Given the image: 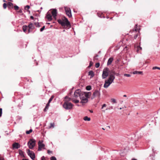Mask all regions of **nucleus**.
<instances>
[{
	"label": "nucleus",
	"instance_id": "obj_1",
	"mask_svg": "<svg viewBox=\"0 0 160 160\" xmlns=\"http://www.w3.org/2000/svg\"><path fill=\"white\" fill-rule=\"evenodd\" d=\"M91 92H81L79 89L76 90L74 92L73 97L77 99L79 97L81 100L80 102L82 104L85 103L88 101V98L90 97L91 95Z\"/></svg>",
	"mask_w": 160,
	"mask_h": 160
},
{
	"label": "nucleus",
	"instance_id": "obj_2",
	"mask_svg": "<svg viewBox=\"0 0 160 160\" xmlns=\"http://www.w3.org/2000/svg\"><path fill=\"white\" fill-rule=\"evenodd\" d=\"M58 22L62 26H68L70 25V23L68 19L65 17L62 18V20H58Z\"/></svg>",
	"mask_w": 160,
	"mask_h": 160
},
{
	"label": "nucleus",
	"instance_id": "obj_3",
	"mask_svg": "<svg viewBox=\"0 0 160 160\" xmlns=\"http://www.w3.org/2000/svg\"><path fill=\"white\" fill-rule=\"evenodd\" d=\"M115 77H113L112 75H109L108 79L106 80L104 85V87L105 88H108L109 86L113 82Z\"/></svg>",
	"mask_w": 160,
	"mask_h": 160
},
{
	"label": "nucleus",
	"instance_id": "obj_4",
	"mask_svg": "<svg viewBox=\"0 0 160 160\" xmlns=\"http://www.w3.org/2000/svg\"><path fill=\"white\" fill-rule=\"evenodd\" d=\"M101 95L100 90H95L93 92L92 96L91 97V99H93L95 98L99 99Z\"/></svg>",
	"mask_w": 160,
	"mask_h": 160
},
{
	"label": "nucleus",
	"instance_id": "obj_5",
	"mask_svg": "<svg viewBox=\"0 0 160 160\" xmlns=\"http://www.w3.org/2000/svg\"><path fill=\"white\" fill-rule=\"evenodd\" d=\"M73 106V105L72 103L67 102V101H64V102L63 105V107L67 110L72 109Z\"/></svg>",
	"mask_w": 160,
	"mask_h": 160
},
{
	"label": "nucleus",
	"instance_id": "obj_6",
	"mask_svg": "<svg viewBox=\"0 0 160 160\" xmlns=\"http://www.w3.org/2000/svg\"><path fill=\"white\" fill-rule=\"evenodd\" d=\"M36 144V141L33 139H30L28 143V145L30 149H32Z\"/></svg>",
	"mask_w": 160,
	"mask_h": 160
},
{
	"label": "nucleus",
	"instance_id": "obj_7",
	"mask_svg": "<svg viewBox=\"0 0 160 160\" xmlns=\"http://www.w3.org/2000/svg\"><path fill=\"white\" fill-rule=\"evenodd\" d=\"M109 69L108 68L104 69L102 72V77L103 79L106 78L108 75V71Z\"/></svg>",
	"mask_w": 160,
	"mask_h": 160
},
{
	"label": "nucleus",
	"instance_id": "obj_8",
	"mask_svg": "<svg viewBox=\"0 0 160 160\" xmlns=\"http://www.w3.org/2000/svg\"><path fill=\"white\" fill-rule=\"evenodd\" d=\"M43 141H39L38 142V151H40L42 150V149H45V145L44 144L42 143Z\"/></svg>",
	"mask_w": 160,
	"mask_h": 160
},
{
	"label": "nucleus",
	"instance_id": "obj_9",
	"mask_svg": "<svg viewBox=\"0 0 160 160\" xmlns=\"http://www.w3.org/2000/svg\"><path fill=\"white\" fill-rule=\"evenodd\" d=\"M64 9L67 15L68 16L69 18L71 17L72 15L71 10L70 8L67 7H65Z\"/></svg>",
	"mask_w": 160,
	"mask_h": 160
},
{
	"label": "nucleus",
	"instance_id": "obj_10",
	"mask_svg": "<svg viewBox=\"0 0 160 160\" xmlns=\"http://www.w3.org/2000/svg\"><path fill=\"white\" fill-rule=\"evenodd\" d=\"M27 153L29 157L32 159L34 160L35 158V153L33 151H31L29 150H27Z\"/></svg>",
	"mask_w": 160,
	"mask_h": 160
},
{
	"label": "nucleus",
	"instance_id": "obj_11",
	"mask_svg": "<svg viewBox=\"0 0 160 160\" xmlns=\"http://www.w3.org/2000/svg\"><path fill=\"white\" fill-rule=\"evenodd\" d=\"M51 13H52V16H53L54 18L55 19H56V17L57 16V14L58 13L57 9H52Z\"/></svg>",
	"mask_w": 160,
	"mask_h": 160
},
{
	"label": "nucleus",
	"instance_id": "obj_12",
	"mask_svg": "<svg viewBox=\"0 0 160 160\" xmlns=\"http://www.w3.org/2000/svg\"><path fill=\"white\" fill-rule=\"evenodd\" d=\"M49 11L46 14V18L49 21H51L52 19V16L51 14V12Z\"/></svg>",
	"mask_w": 160,
	"mask_h": 160
},
{
	"label": "nucleus",
	"instance_id": "obj_13",
	"mask_svg": "<svg viewBox=\"0 0 160 160\" xmlns=\"http://www.w3.org/2000/svg\"><path fill=\"white\" fill-rule=\"evenodd\" d=\"M12 147L13 149H18L20 148V145L18 143H14L12 145Z\"/></svg>",
	"mask_w": 160,
	"mask_h": 160
},
{
	"label": "nucleus",
	"instance_id": "obj_14",
	"mask_svg": "<svg viewBox=\"0 0 160 160\" xmlns=\"http://www.w3.org/2000/svg\"><path fill=\"white\" fill-rule=\"evenodd\" d=\"M134 74H143V72L142 71H134L133 72Z\"/></svg>",
	"mask_w": 160,
	"mask_h": 160
},
{
	"label": "nucleus",
	"instance_id": "obj_15",
	"mask_svg": "<svg viewBox=\"0 0 160 160\" xmlns=\"http://www.w3.org/2000/svg\"><path fill=\"white\" fill-rule=\"evenodd\" d=\"M113 60V59L112 58H110L108 59V63H107L108 65H110L111 64V63L112 62Z\"/></svg>",
	"mask_w": 160,
	"mask_h": 160
},
{
	"label": "nucleus",
	"instance_id": "obj_16",
	"mask_svg": "<svg viewBox=\"0 0 160 160\" xmlns=\"http://www.w3.org/2000/svg\"><path fill=\"white\" fill-rule=\"evenodd\" d=\"M116 74L115 72L113 70L110 71L109 73V75H112L113 77H115V75Z\"/></svg>",
	"mask_w": 160,
	"mask_h": 160
},
{
	"label": "nucleus",
	"instance_id": "obj_17",
	"mask_svg": "<svg viewBox=\"0 0 160 160\" xmlns=\"http://www.w3.org/2000/svg\"><path fill=\"white\" fill-rule=\"evenodd\" d=\"M88 75L91 76V78H92L94 75L93 72L92 71H90L88 72Z\"/></svg>",
	"mask_w": 160,
	"mask_h": 160
},
{
	"label": "nucleus",
	"instance_id": "obj_18",
	"mask_svg": "<svg viewBox=\"0 0 160 160\" xmlns=\"http://www.w3.org/2000/svg\"><path fill=\"white\" fill-rule=\"evenodd\" d=\"M28 28H29L31 29V30H32L34 28V27L32 23L29 24L28 25Z\"/></svg>",
	"mask_w": 160,
	"mask_h": 160
},
{
	"label": "nucleus",
	"instance_id": "obj_19",
	"mask_svg": "<svg viewBox=\"0 0 160 160\" xmlns=\"http://www.w3.org/2000/svg\"><path fill=\"white\" fill-rule=\"evenodd\" d=\"M136 51L138 53H139L140 51L142 50V48L140 46H137L136 47Z\"/></svg>",
	"mask_w": 160,
	"mask_h": 160
},
{
	"label": "nucleus",
	"instance_id": "obj_20",
	"mask_svg": "<svg viewBox=\"0 0 160 160\" xmlns=\"http://www.w3.org/2000/svg\"><path fill=\"white\" fill-rule=\"evenodd\" d=\"M72 100L73 102L75 103H78L79 102V100L75 98H72Z\"/></svg>",
	"mask_w": 160,
	"mask_h": 160
},
{
	"label": "nucleus",
	"instance_id": "obj_21",
	"mask_svg": "<svg viewBox=\"0 0 160 160\" xmlns=\"http://www.w3.org/2000/svg\"><path fill=\"white\" fill-rule=\"evenodd\" d=\"M65 100L64 101H67V102H69L72 99L70 98H68V97L66 96L65 98Z\"/></svg>",
	"mask_w": 160,
	"mask_h": 160
},
{
	"label": "nucleus",
	"instance_id": "obj_22",
	"mask_svg": "<svg viewBox=\"0 0 160 160\" xmlns=\"http://www.w3.org/2000/svg\"><path fill=\"white\" fill-rule=\"evenodd\" d=\"M49 103H49V102H48V103L47 104L45 108L44 109V111L45 112L46 111H47V109H48V107L49 106Z\"/></svg>",
	"mask_w": 160,
	"mask_h": 160
},
{
	"label": "nucleus",
	"instance_id": "obj_23",
	"mask_svg": "<svg viewBox=\"0 0 160 160\" xmlns=\"http://www.w3.org/2000/svg\"><path fill=\"white\" fill-rule=\"evenodd\" d=\"M83 119L85 121H89L91 119L90 118H88L87 116H85L84 117Z\"/></svg>",
	"mask_w": 160,
	"mask_h": 160
},
{
	"label": "nucleus",
	"instance_id": "obj_24",
	"mask_svg": "<svg viewBox=\"0 0 160 160\" xmlns=\"http://www.w3.org/2000/svg\"><path fill=\"white\" fill-rule=\"evenodd\" d=\"M27 29L28 27L27 26L25 25L23 26V30L24 32H25Z\"/></svg>",
	"mask_w": 160,
	"mask_h": 160
},
{
	"label": "nucleus",
	"instance_id": "obj_25",
	"mask_svg": "<svg viewBox=\"0 0 160 160\" xmlns=\"http://www.w3.org/2000/svg\"><path fill=\"white\" fill-rule=\"evenodd\" d=\"M54 96L52 95V96L49 99V101L48 102H49V103H50V102H51V101L53 99V98H54Z\"/></svg>",
	"mask_w": 160,
	"mask_h": 160
},
{
	"label": "nucleus",
	"instance_id": "obj_26",
	"mask_svg": "<svg viewBox=\"0 0 160 160\" xmlns=\"http://www.w3.org/2000/svg\"><path fill=\"white\" fill-rule=\"evenodd\" d=\"M86 89L87 90H90L91 89V86H88L86 87Z\"/></svg>",
	"mask_w": 160,
	"mask_h": 160
},
{
	"label": "nucleus",
	"instance_id": "obj_27",
	"mask_svg": "<svg viewBox=\"0 0 160 160\" xmlns=\"http://www.w3.org/2000/svg\"><path fill=\"white\" fill-rule=\"evenodd\" d=\"M32 129H30L29 131H27L26 132V133L27 134H29L30 133H31L32 132Z\"/></svg>",
	"mask_w": 160,
	"mask_h": 160
},
{
	"label": "nucleus",
	"instance_id": "obj_28",
	"mask_svg": "<svg viewBox=\"0 0 160 160\" xmlns=\"http://www.w3.org/2000/svg\"><path fill=\"white\" fill-rule=\"evenodd\" d=\"M156 69H158L160 70V68L158 67H156V66L154 67H153V68H152L153 70H155Z\"/></svg>",
	"mask_w": 160,
	"mask_h": 160
},
{
	"label": "nucleus",
	"instance_id": "obj_29",
	"mask_svg": "<svg viewBox=\"0 0 160 160\" xmlns=\"http://www.w3.org/2000/svg\"><path fill=\"white\" fill-rule=\"evenodd\" d=\"M100 66V63L99 62H97L95 64V67L97 68H98Z\"/></svg>",
	"mask_w": 160,
	"mask_h": 160
},
{
	"label": "nucleus",
	"instance_id": "obj_30",
	"mask_svg": "<svg viewBox=\"0 0 160 160\" xmlns=\"http://www.w3.org/2000/svg\"><path fill=\"white\" fill-rule=\"evenodd\" d=\"M50 160H56V158L55 157L52 156L51 157Z\"/></svg>",
	"mask_w": 160,
	"mask_h": 160
},
{
	"label": "nucleus",
	"instance_id": "obj_31",
	"mask_svg": "<svg viewBox=\"0 0 160 160\" xmlns=\"http://www.w3.org/2000/svg\"><path fill=\"white\" fill-rule=\"evenodd\" d=\"M112 102L114 103H116L117 102L116 101V100L114 98H112L111 99Z\"/></svg>",
	"mask_w": 160,
	"mask_h": 160
},
{
	"label": "nucleus",
	"instance_id": "obj_32",
	"mask_svg": "<svg viewBox=\"0 0 160 160\" xmlns=\"http://www.w3.org/2000/svg\"><path fill=\"white\" fill-rule=\"evenodd\" d=\"M54 123H50V126L49 127L50 128H54Z\"/></svg>",
	"mask_w": 160,
	"mask_h": 160
},
{
	"label": "nucleus",
	"instance_id": "obj_33",
	"mask_svg": "<svg viewBox=\"0 0 160 160\" xmlns=\"http://www.w3.org/2000/svg\"><path fill=\"white\" fill-rule=\"evenodd\" d=\"M124 76L125 77H130L131 76V75L129 74H124Z\"/></svg>",
	"mask_w": 160,
	"mask_h": 160
},
{
	"label": "nucleus",
	"instance_id": "obj_34",
	"mask_svg": "<svg viewBox=\"0 0 160 160\" xmlns=\"http://www.w3.org/2000/svg\"><path fill=\"white\" fill-rule=\"evenodd\" d=\"M134 31H137L138 30L137 27V25H136V26L133 29Z\"/></svg>",
	"mask_w": 160,
	"mask_h": 160
},
{
	"label": "nucleus",
	"instance_id": "obj_35",
	"mask_svg": "<svg viewBox=\"0 0 160 160\" xmlns=\"http://www.w3.org/2000/svg\"><path fill=\"white\" fill-rule=\"evenodd\" d=\"M14 8L15 10H18L19 9V7L17 6H14Z\"/></svg>",
	"mask_w": 160,
	"mask_h": 160
},
{
	"label": "nucleus",
	"instance_id": "obj_36",
	"mask_svg": "<svg viewBox=\"0 0 160 160\" xmlns=\"http://www.w3.org/2000/svg\"><path fill=\"white\" fill-rule=\"evenodd\" d=\"M0 160H5L3 157L1 155H0Z\"/></svg>",
	"mask_w": 160,
	"mask_h": 160
},
{
	"label": "nucleus",
	"instance_id": "obj_37",
	"mask_svg": "<svg viewBox=\"0 0 160 160\" xmlns=\"http://www.w3.org/2000/svg\"><path fill=\"white\" fill-rule=\"evenodd\" d=\"M45 26H43V27L40 29V31L41 32H42L44 30V29H45Z\"/></svg>",
	"mask_w": 160,
	"mask_h": 160
},
{
	"label": "nucleus",
	"instance_id": "obj_38",
	"mask_svg": "<svg viewBox=\"0 0 160 160\" xmlns=\"http://www.w3.org/2000/svg\"><path fill=\"white\" fill-rule=\"evenodd\" d=\"M7 6V5L6 3H4L3 4V7L4 9H6Z\"/></svg>",
	"mask_w": 160,
	"mask_h": 160
},
{
	"label": "nucleus",
	"instance_id": "obj_39",
	"mask_svg": "<svg viewBox=\"0 0 160 160\" xmlns=\"http://www.w3.org/2000/svg\"><path fill=\"white\" fill-rule=\"evenodd\" d=\"M8 6H12V3L11 2H8Z\"/></svg>",
	"mask_w": 160,
	"mask_h": 160
},
{
	"label": "nucleus",
	"instance_id": "obj_40",
	"mask_svg": "<svg viewBox=\"0 0 160 160\" xmlns=\"http://www.w3.org/2000/svg\"><path fill=\"white\" fill-rule=\"evenodd\" d=\"M106 106V105L105 104H103L102 106L101 109H103L104 107H105Z\"/></svg>",
	"mask_w": 160,
	"mask_h": 160
},
{
	"label": "nucleus",
	"instance_id": "obj_41",
	"mask_svg": "<svg viewBox=\"0 0 160 160\" xmlns=\"http://www.w3.org/2000/svg\"><path fill=\"white\" fill-rule=\"evenodd\" d=\"M19 153L20 154L22 155V154H23V152L22 150H19Z\"/></svg>",
	"mask_w": 160,
	"mask_h": 160
},
{
	"label": "nucleus",
	"instance_id": "obj_42",
	"mask_svg": "<svg viewBox=\"0 0 160 160\" xmlns=\"http://www.w3.org/2000/svg\"><path fill=\"white\" fill-rule=\"evenodd\" d=\"M30 7L28 5H27L25 7V9H29V8H30Z\"/></svg>",
	"mask_w": 160,
	"mask_h": 160
},
{
	"label": "nucleus",
	"instance_id": "obj_43",
	"mask_svg": "<svg viewBox=\"0 0 160 160\" xmlns=\"http://www.w3.org/2000/svg\"><path fill=\"white\" fill-rule=\"evenodd\" d=\"M2 109L0 108V115H2Z\"/></svg>",
	"mask_w": 160,
	"mask_h": 160
},
{
	"label": "nucleus",
	"instance_id": "obj_44",
	"mask_svg": "<svg viewBox=\"0 0 160 160\" xmlns=\"http://www.w3.org/2000/svg\"><path fill=\"white\" fill-rule=\"evenodd\" d=\"M41 160H45V157L44 156L41 157Z\"/></svg>",
	"mask_w": 160,
	"mask_h": 160
},
{
	"label": "nucleus",
	"instance_id": "obj_45",
	"mask_svg": "<svg viewBox=\"0 0 160 160\" xmlns=\"http://www.w3.org/2000/svg\"><path fill=\"white\" fill-rule=\"evenodd\" d=\"M32 31V30L31 29H30L29 28V29L28 30V33H29L31 32Z\"/></svg>",
	"mask_w": 160,
	"mask_h": 160
},
{
	"label": "nucleus",
	"instance_id": "obj_46",
	"mask_svg": "<svg viewBox=\"0 0 160 160\" xmlns=\"http://www.w3.org/2000/svg\"><path fill=\"white\" fill-rule=\"evenodd\" d=\"M92 65V63L91 62H90L89 67H90Z\"/></svg>",
	"mask_w": 160,
	"mask_h": 160
},
{
	"label": "nucleus",
	"instance_id": "obj_47",
	"mask_svg": "<svg viewBox=\"0 0 160 160\" xmlns=\"http://www.w3.org/2000/svg\"><path fill=\"white\" fill-rule=\"evenodd\" d=\"M52 152V151H51L49 150H48V154H50V153Z\"/></svg>",
	"mask_w": 160,
	"mask_h": 160
},
{
	"label": "nucleus",
	"instance_id": "obj_48",
	"mask_svg": "<svg viewBox=\"0 0 160 160\" xmlns=\"http://www.w3.org/2000/svg\"><path fill=\"white\" fill-rule=\"evenodd\" d=\"M138 36V35L137 34L135 35V36H134V39H136L137 38Z\"/></svg>",
	"mask_w": 160,
	"mask_h": 160
},
{
	"label": "nucleus",
	"instance_id": "obj_49",
	"mask_svg": "<svg viewBox=\"0 0 160 160\" xmlns=\"http://www.w3.org/2000/svg\"><path fill=\"white\" fill-rule=\"evenodd\" d=\"M35 24L36 25V26H38V27H39V24L38 23H35Z\"/></svg>",
	"mask_w": 160,
	"mask_h": 160
},
{
	"label": "nucleus",
	"instance_id": "obj_50",
	"mask_svg": "<svg viewBox=\"0 0 160 160\" xmlns=\"http://www.w3.org/2000/svg\"><path fill=\"white\" fill-rule=\"evenodd\" d=\"M30 18L33 19L34 18V17L32 16H31Z\"/></svg>",
	"mask_w": 160,
	"mask_h": 160
},
{
	"label": "nucleus",
	"instance_id": "obj_51",
	"mask_svg": "<svg viewBox=\"0 0 160 160\" xmlns=\"http://www.w3.org/2000/svg\"><path fill=\"white\" fill-rule=\"evenodd\" d=\"M22 160H29L27 159H22Z\"/></svg>",
	"mask_w": 160,
	"mask_h": 160
},
{
	"label": "nucleus",
	"instance_id": "obj_52",
	"mask_svg": "<svg viewBox=\"0 0 160 160\" xmlns=\"http://www.w3.org/2000/svg\"><path fill=\"white\" fill-rule=\"evenodd\" d=\"M90 112L91 113H92V112H93V111H92V110H90Z\"/></svg>",
	"mask_w": 160,
	"mask_h": 160
},
{
	"label": "nucleus",
	"instance_id": "obj_53",
	"mask_svg": "<svg viewBox=\"0 0 160 160\" xmlns=\"http://www.w3.org/2000/svg\"><path fill=\"white\" fill-rule=\"evenodd\" d=\"M132 160H137L136 159H135V158H132Z\"/></svg>",
	"mask_w": 160,
	"mask_h": 160
},
{
	"label": "nucleus",
	"instance_id": "obj_54",
	"mask_svg": "<svg viewBox=\"0 0 160 160\" xmlns=\"http://www.w3.org/2000/svg\"><path fill=\"white\" fill-rule=\"evenodd\" d=\"M126 96H127L126 95H123V97H126Z\"/></svg>",
	"mask_w": 160,
	"mask_h": 160
},
{
	"label": "nucleus",
	"instance_id": "obj_55",
	"mask_svg": "<svg viewBox=\"0 0 160 160\" xmlns=\"http://www.w3.org/2000/svg\"><path fill=\"white\" fill-rule=\"evenodd\" d=\"M119 108V109L121 110V109H122V108Z\"/></svg>",
	"mask_w": 160,
	"mask_h": 160
},
{
	"label": "nucleus",
	"instance_id": "obj_56",
	"mask_svg": "<svg viewBox=\"0 0 160 160\" xmlns=\"http://www.w3.org/2000/svg\"><path fill=\"white\" fill-rule=\"evenodd\" d=\"M102 129L103 130H105V129L104 128H102Z\"/></svg>",
	"mask_w": 160,
	"mask_h": 160
},
{
	"label": "nucleus",
	"instance_id": "obj_57",
	"mask_svg": "<svg viewBox=\"0 0 160 160\" xmlns=\"http://www.w3.org/2000/svg\"><path fill=\"white\" fill-rule=\"evenodd\" d=\"M102 111H103V112H105V110H102Z\"/></svg>",
	"mask_w": 160,
	"mask_h": 160
},
{
	"label": "nucleus",
	"instance_id": "obj_58",
	"mask_svg": "<svg viewBox=\"0 0 160 160\" xmlns=\"http://www.w3.org/2000/svg\"><path fill=\"white\" fill-rule=\"evenodd\" d=\"M3 2H5V0H3Z\"/></svg>",
	"mask_w": 160,
	"mask_h": 160
},
{
	"label": "nucleus",
	"instance_id": "obj_59",
	"mask_svg": "<svg viewBox=\"0 0 160 160\" xmlns=\"http://www.w3.org/2000/svg\"><path fill=\"white\" fill-rule=\"evenodd\" d=\"M159 90L160 91V88H159Z\"/></svg>",
	"mask_w": 160,
	"mask_h": 160
},
{
	"label": "nucleus",
	"instance_id": "obj_60",
	"mask_svg": "<svg viewBox=\"0 0 160 160\" xmlns=\"http://www.w3.org/2000/svg\"><path fill=\"white\" fill-rule=\"evenodd\" d=\"M2 115H0V117Z\"/></svg>",
	"mask_w": 160,
	"mask_h": 160
}]
</instances>
